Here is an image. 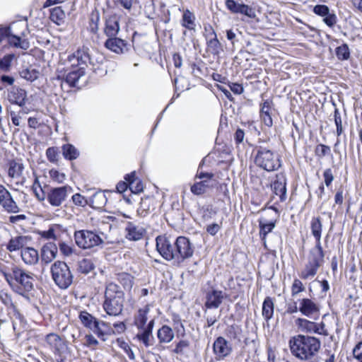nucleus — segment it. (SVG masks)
I'll list each match as a JSON object with an SVG mask.
<instances>
[{"mask_svg":"<svg viewBox=\"0 0 362 362\" xmlns=\"http://www.w3.org/2000/svg\"><path fill=\"white\" fill-rule=\"evenodd\" d=\"M0 272L16 293L24 296L33 290L35 279L33 273L16 265H12L11 268L1 267Z\"/></svg>","mask_w":362,"mask_h":362,"instance_id":"nucleus-1","label":"nucleus"},{"mask_svg":"<svg viewBox=\"0 0 362 362\" xmlns=\"http://www.w3.org/2000/svg\"><path fill=\"white\" fill-rule=\"evenodd\" d=\"M320 346L319 339L308 335L298 334L289 340L292 355L300 361L313 358L318 353Z\"/></svg>","mask_w":362,"mask_h":362,"instance_id":"nucleus-2","label":"nucleus"},{"mask_svg":"<svg viewBox=\"0 0 362 362\" xmlns=\"http://www.w3.org/2000/svg\"><path fill=\"white\" fill-rule=\"evenodd\" d=\"M150 311V307L146 305L143 308L139 309L134 317V322L136 327L140 330L137 334V338L146 347L153 345V337L152 330L154 326V317L151 318L148 316Z\"/></svg>","mask_w":362,"mask_h":362,"instance_id":"nucleus-3","label":"nucleus"},{"mask_svg":"<svg viewBox=\"0 0 362 362\" xmlns=\"http://www.w3.org/2000/svg\"><path fill=\"white\" fill-rule=\"evenodd\" d=\"M105 298L103 308L106 313L110 316L119 315L124 303V293L119 287L114 283H110L106 287Z\"/></svg>","mask_w":362,"mask_h":362,"instance_id":"nucleus-4","label":"nucleus"},{"mask_svg":"<svg viewBox=\"0 0 362 362\" xmlns=\"http://www.w3.org/2000/svg\"><path fill=\"white\" fill-rule=\"evenodd\" d=\"M50 271L53 281L60 288L66 289L72 284L73 275L64 262H54L50 267Z\"/></svg>","mask_w":362,"mask_h":362,"instance_id":"nucleus-5","label":"nucleus"},{"mask_svg":"<svg viewBox=\"0 0 362 362\" xmlns=\"http://www.w3.org/2000/svg\"><path fill=\"white\" fill-rule=\"evenodd\" d=\"M255 164L268 172L274 171L281 167V161L278 156L264 147L259 146L257 149L255 158Z\"/></svg>","mask_w":362,"mask_h":362,"instance_id":"nucleus-6","label":"nucleus"},{"mask_svg":"<svg viewBox=\"0 0 362 362\" xmlns=\"http://www.w3.org/2000/svg\"><path fill=\"white\" fill-rule=\"evenodd\" d=\"M325 254L323 250L313 249L305 268L300 272L299 276L303 279L313 278L324 260Z\"/></svg>","mask_w":362,"mask_h":362,"instance_id":"nucleus-7","label":"nucleus"},{"mask_svg":"<svg viewBox=\"0 0 362 362\" xmlns=\"http://www.w3.org/2000/svg\"><path fill=\"white\" fill-rule=\"evenodd\" d=\"M76 245L83 250L91 249L103 243L102 238L95 232L89 230H80L74 233Z\"/></svg>","mask_w":362,"mask_h":362,"instance_id":"nucleus-8","label":"nucleus"},{"mask_svg":"<svg viewBox=\"0 0 362 362\" xmlns=\"http://www.w3.org/2000/svg\"><path fill=\"white\" fill-rule=\"evenodd\" d=\"M175 246V262L181 263L192 257L194 247L189 239L185 236H179L174 242Z\"/></svg>","mask_w":362,"mask_h":362,"instance_id":"nucleus-9","label":"nucleus"},{"mask_svg":"<svg viewBox=\"0 0 362 362\" xmlns=\"http://www.w3.org/2000/svg\"><path fill=\"white\" fill-rule=\"evenodd\" d=\"M295 324L300 332L315 333L324 336L328 335V332L325 329V325L322 322L318 324L307 319L299 317L295 320Z\"/></svg>","mask_w":362,"mask_h":362,"instance_id":"nucleus-10","label":"nucleus"},{"mask_svg":"<svg viewBox=\"0 0 362 362\" xmlns=\"http://www.w3.org/2000/svg\"><path fill=\"white\" fill-rule=\"evenodd\" d=\"M156 249L165 259L175 261V246L174 242H172L169 238L158 236L156 238Z\"/></svg>","mask_w":362,"mask_h":362,"instance_id":"nucleus-11","label":"nucleus"},{"mask_svg":"<svg viewBox=\"0 0 362 362\" xmlns=\"http://www.w3.org/2000/svg\"><path fill=\"white\" fill-rule=\"evenodd\" d=\"M71 192L72 188L69 186L52 188L47 194V199L52 206H59Z\"/></svg>","mask_w":362,"mask_h":362,"instance_id":"nucleus-12","label":"nucleus"},{"mask_svg":"<svg viewBox=\"0 0 362 362\" xmlns=\"http://www.w3.org/2000/svg\"><path fill=\"white\" fill-rule=\"evenodd\" d=\"M0 206L3 209L10 214H16L20 208L13 200L11 193L6 187L0 185Z\"/></svg>","mask_w":362,"mask_h":362,"instance_id":"nucleus-13","label":"nucleus"},{"mask_svg":"<svg viewBox=\"0 0 362 362\" xmlns=\"http://www.w3.org/2000/svg\"><path fill=\"white\" fill-rule=\"evenodd\" d=\"M299 311L305 316L316 320L320 315V305L310 298H302L298 300Z\"/></svg>","mask_w":362,"mask_h":362,"instance_id":"nucleus-14","label":"nucleus"},{"mask_svg":"<svg viewBox=\"0 0 362 362\" xmlns=\"http://www.w3.org/2000/svg\"><path fill=\"white\" fill-rule=\"evenodd\" d=\"M69 61L71 62V66L83 67V69H86L88 63H90L88 48L85 47L78 48L72 55L69 57Z\"/></svg>","mask_w":362,"mask_h":362,"instance_id":"nucleus-15","label":"nucleus"},{"mask_svg":"<svg viewBox=\"0 0 362 362\" xmlns=\"http://www.w3.org/2000/svg\"><path fill=\"white\" fill-rule=\"evenodd\" d=\"M7 100L11 104L23 107L27 100V92L18 86H12L7 90Z\"/></svg>","mask_w":362,"mask_h":362,"instance_id":"nucleus-16","label":"nucleus"},{"mask_svg":"<svg viewBox=\"0 0 362 362\" xmlns=\"http://www.w3.org/2000/svg\"><path fill=\"white\" fill-rule=\"evenodd\" d=\"M213 351L216 355V358L221 360L230 354L232 347L225 338L218 337L214 342Z\"/></svg>","mask_w":362,"mask_h":362,"instance_id":"nucleus-17","label":"nucleus"},{"mask_svg":"<svg viewBox=\"0 0 362 362\" xmlns=\"http://www.w3.org/2000/svg\"><path fill=\"white\" fill-rule=\"evenodd\" d=\"M313 12L323 18V22L329 27H334L337 22V17L334 11L330 12L329 7L326 5H316L313 8Z\"/></svg>","mask_w":362,"mask_h":362,"instance_id":"nucleus-18","label":"nucleus"},{"mask_svg":"<svg viewBox=\"0 0 362 362\" xmlns=\"http://www.w3.org/2000/svg\"><path fill=\"white\" fill-rule=\"evenodd\" d=\"M119 16L116 14L107 15L105 18L104 33L107 37H115L120 29Z\"/></svg>","mask_w":362,"mask_h":362,"instance_id":"nucleus-19","label":"nucleus"},{"mask_svg":"<svg viewBox=\"0 0 362 362\" xmlns=\"http://www.w3.org/2000/svg\"><path fill=\"white\" fill-rule=\"evenodd\" d=\"M228 295L222 291L211 289L206 295L205 306L208 309L218 308Z\"/></svg>","mask_w":362,"mask_h":362,"instance_id":"nucleus-20","label":"nucleus"},{"mask_svg":"<svg viewBox=\"0 0 362 362\" xmlns=\"http://www.w3.org/2000/svg\"><path fill=\"white\" fill-rule=\"evenodd\" d=\"M286 179L284 173L276 175V179L272 184L274 193L279 197L280 202H283L286 199Z\"/></svg>","mask_w":362,"mask_h":362,"instance_id":"nucleus-21","label":"nucleus"},{"mask_svg":"<svg viewBox=\"0 0 362 362\" xmlns=\"http://www.w3.org/2000/svg\"><path fill=\"white\" fill-rule=\"evenodd\" d=\"M30 241L31 237L28 235H16L10 239L6 245V249L11 252L22 250Z\"/></svg>","mask_w":362,"mask_h":362,"instance_id":"nucleus-22","label":"nucleus"},{"mask_svg":"<svg viewBox=\"0 0 362 362\" xmlns=\"http://www.w3.org/2000/svg\"><path fill=\"white\" fill-rule=\"evenodd\" d=\"M58 248L55 243L49 242L45 244L41 249V259L45 264L52 262L57 255Z\"/></svg>","mask_w":362,"mask_h":362,"instance_id":"nucleus-23","label":"nucleus"},{"mask_svg":"<svg viewBox=\"0 0 362 362\" xmlns=\"http://www.w3.org/2000/svg\"><path fill=\"white\" fill-rule=\"evenodd\" d=\"M312 235L315 239V246L313 249L323 250L321 245V234L322 223L320 217H313L310 222Z\"/></svg>","mask_w":362,"mask_h":362,"instance_id":"nucleus-24","label":"nucleus"},{"mask_svg":"<svg viewBox=\"0 0 362 362\" xmlns=\"http://www.w3.org/2000/svg\"><path fill=\"white\" fill-rule=\"evenodd\" d=\"M72 70L66 76L65 81L71 86H78L80 85V80L85 75L83 67L71 66Z\"/></svg>","mask_w":362,"mask_h":362,"instance_id":"nucleus-25","label":"nucleus"},{"mask_svg":"<svg viewBox=\"0 0 362 362\" xmlns=\"http://www.w3.org/2000/svg\"><path fill=\"white\" fill-rule=\"evenodd\" d=\"M126 238L130 240H141L145 233V230L139 226H136L133 223L128 222L125 228Z\"/></svg>","mask_w":362,"mask_h":362,"instance_id":"nucleus-26","label":"nucleus"},{"mask_svg":"<svg viewBox=\"0 0 362 362\" xmlns=\"http://www.w3.org/2000/svg\"><path fill=\"white\" fill-rule=\"evenodd\" d=\"M105 46L107 49L117 54L123 53L126 49V42L124 40L115 37H108Z\"/></svg>","mask_w":362,"mask_h":362,"instance_id":"nucleus-27","label":"nucleus"},{"mask_svg":"<svg viewBox=\"0 0 362 362\" xmlns=\"http://www.w3.org/2000/svg\"><path fill=\"white\" fill-rule=\"evenodd\" d=\"M62 232V226L58 224L52 225L48 230L39 231L38 234L45 240H57L59 239Z\"/></svg>","mask_w":362,"mask_h":362,"instance_id":"nucleus-28","label":"nucleus"},{"mask_svg":"<svg viewBox=\"0 0 362 362\" xmlns=\"http://www.w3.org/2000/svg\"><path fill=\"white\" fill-rule=\"evenodd\" d=\"M21 257L26 264L33 265L37 263L39 254L35 249L27 247L21 250Z\"/></svg>","mask_w":362,"mask_h":362,"instance_id":"nucleus-29","label":"nucleus"},{"mask_svg":"<svg viewBox=\"0 0 362 362\" xmlns=\"http://www.w3.org/2000/svg\"><path fill=\"white\" fill-rule=\"evenodd\" d=\"M259 226V236L263 242L264 246L267 247L266 236L271 233L276 226L275 221L267 222L264 218H261L258 221Z\"/></svg>","mask_w":362,"mask_h":362,"instance_id":"nucleus-30","label":"nucleus"},{"mask_svg":"<svg viewBox=\"0 0 362 362\" xmlns=\"http://www.w3.org/2000/svg\"><path fill=\"white\" fill-rule=\"evenodd\" d=\"M173 330L168 325H163L157 332V337L160 344H168L174 339Z\"/></svg>","mask_w":362,"mask_h":362,"instance_id":"nucleus-31","label":"nucleus"},{"mask_svg":"<svg viewBox=\"0 0 362 362\" xmlns=\"http://www.w3.org/2000/svg\"><path fill=\"white\" fill-rule=\"evenodd\" d=\"M79 319L84 327L94 332L96 326H98V320L86 311L80 313Z\"/></svg>","mask_w":362,"mask_h":362,"instance_id":"nucleus-32","label":"nucleus"},{"mask_svg":"<svg viewBox=\"0 0 362 362\" xmlns=\"http://www.w3.org/2000/svg\"><path fill=\"white\" fill-rule=\"evenodd\" d=\"M94 333L96 334L98 337L101 338L103 340H105L104 337L105 335H111L115 334V331L110 322L98 320V326H96Z\"/></svg>","mask_w":362,"mask_h":362,"instance_id":"nucleus-33","label":"nucleus"},{"mask_svg":"<svg viewBox=\"0 0 362 362\" xmlns=\"http://www.w3.org/2000/svg\"><path fill=\"white\" fill-rule=\"evenodd\" d=\"M125 180L129 182V188L133 193L137 194L143 190V184L136 177L135 172H132L131 174L127 175L125 177Z\"/></svg>","mask_w":362,"mask_h":362,"instance_id":"nucleus-34","label":"nucleus"},{"mask_svg":"<svg viewBox=\"0 0 362 362\" xmlns=\"http://www.w3.org/2000/svg\"><path fill=\"white\" fill-rule=\"evenodd\" d=\"M45 341L49 346L54 350V353L59 354L62 348V340L61 337L54 333L46 335Z\"/></svg>","mask_w":362,"mask_h":362,"instance_id":"nucleus-35","label":"nucleus"},{"mask_svg":"<svg viewBox=\"0 0 362 362\" xmlns=\"http://www.w3.org/2000/svg\"><path fill=\"white\" fill-rule=\"evenodd\" d=\"M154 209V200L147 197L141 199L137 211L139 215L145 216L149 211Z\"/></svg>","mask_w":362,"mask_h":362,"instance_id":"nucleus-36","label":"nucleus"},{"mask_svg":"<svg viewBox=\"0 0 362 362\" xmlns=\"http://www.w3.org/2000/svg\"><path fill=\"white\" fill-rule=\"evenodd\" d=\"M23 33L15 32V35H8V43L15 47H21L23 49H27L28 47V42L25 40H21V37H23Z\"/></svg>","mask_w":362,"mask_h":362,"instance_id":"nucleus-37","label":"nucleus"},{"mask_svg":"<svg viewBox=\"0 0 362 362\" xmlns=\"http://www.w3.org/2000/svg\"><path fill=\"white\" fill-rule=\"evenodd\" d=\"M270 110L271 103L267 100L264 101L261 107L260 115L263 122L267 127H272L273 124Z\"/></svg>","mask_w":362,"mask_h":362,"instance_id":"nucleus-38","label":"nucleus"},{"mask_svg":"<svg viewBox=\"0 0 362 362\" xmlns=\"http://www.w3.org/2000/svg\"><path fill=\"white\" fill-rule=\"evenodd\" d=\"M50 20L57 25H62L64 23L66 14L61 6H57L50 11Z\"/></svg>","mask_w":362,"mask_h":362,"instance_id":"nucleus-39","label":"nucleus"},{"mask_svg":"<svg viewBox=\"0 0 362 362\" xmlns=\"http://www.w3.org/2000/svg\"><path fill=\"white\" fill-rule=\"evenodd\" d=\"M107 202V199L103 192H95L90 199L91 206L95 209L103 208Z\"/></svg>","mask_w":362,"mask_h":362,"instance_id":"nucleus-40","label":"nucleus"},{"mask_svg":"<svg viewBox=\"0 0 362 362\" xmlns=\"http://www.w3.org/2000/svg\"><path fill=\"white\" fill-rule=\"evenodd\" d=\"M195 16L188 9L185 10L183 12L182 18L181 21V24L183 27L188 30H195Z\"/></svg>","mask_w":362,"mask_h":362,"instance_id":"nucleus-41","label":"nucleus"},{"mask_svg":"<svg viewBox=\"0 0 362 362\" xmlns=\"http://www.w3.org/2000/svg\"><path fill=\"white\" fill-rule=\"evenodd\" d=\"M23 169V163L12 160L9 163L8 176L12 178H18L21 176Z\"/></svg>","mask_w":362,"mask_h":362,"instance_id":"nucleus-42","label":"nucleus"},{"mask_svg":"<svg viewBox=\"0 0 362 362\" xmlns=\"http://www.w3.org/2000/svg\"><path fill=\"white\" fill-rule=\"evenodd\" d=\"M274 302L270 297H267L262 305V316L268 321L269 320L274 314Z\"/></svg>","mask_w":362,"mask_h":362,"instance_id":"nucleus-43","label":"nucleus"},{"mask_svg":"<svg viewBox=\"0 0 362 362\" xmlns=\"http://www.w3.org/2000/svg\"><path fill=\"white\" fill-rule=\"evenodd\" d=\"M62 148L63 156L67 160H72L76 159L79 156V151L72 144H64Z\"/></svg>","mask_w":362,"mask_h":362,"instance_id":"nucleus-44","label":"nucleus"},{"mask_svg":"<svg viewBox=\"0 0 362 362\" xmlns=\"http://www.w3.org/2000/svg\"><path fill=\"white\" fill-rule=\"evenodd\" d=\"M4 28L8 30L7 35H15V32L23 33V35H25L28 30L27 24L23 21L13 23L8 27Z\"/></svg>","mask_w":362,"mask_h":362,"instance_id":"nucleus-45","label":"nucleus"},{"mask_svg":"<svg viewBox=\"0 0 362 362\" xmlns=\"http://www.w3.org/2000/svg\"><path fill=\"white\" fill-rule=\"evenodd\" d=\"M95 268L93 261L90 259L84 258L78 263L77 271L81 274H88Z\"/></svg>","mask_w":362,"mask_h":362,"instance_id":"nucleus-46","label":"nucleus"},{"mask_svg":"<svg viewBox=\"0 0 362 362\" xmlns=\"http://www.w3.org/2000/svg\"><path fill=\"white\" fill-rule=\"evenodd\" d=\"M100 13L98 11H93L90 15L88 29L96 33L99 29Z\"/></svg>","mask_w":362,"mask_h":362,"instance_id":"nucleus-47","label":"nucleus"},{"mask_svg":"<svg viewBox=\"0 0 362 362\" xmlns=\"http://www.w3.org/2000/svg\"><path fill=\"white\" fill-rule=\"evenodd\" d=\"M209 187L208 182L206 180L201 181L194 184L191 187V192L196 195H201L206 192V188Z\"/></svg>","mask_w":362,"mask_h":362,"instance_id":"nucleus-48","label":"nucleus"},{"mask_svg":"<svg viewBox=\"0 0 362 362\" xmlns=\"http://www.w3.org/2000/svg\"><path fill=\"white\" fill-rule=\"evenodd\" d=\"M21 76L29 81H34L38 78L39 73L34 69H25L21 71Z\"/></svg>","mask_w":362,"mask_h":362,"instance_id":"nucleus-49","label":"nucleus"},{"mask_svg":"<svg viewBox=\"0 0 362 362\" xmlns=\"http://www.w3.org/2000/svg\"><path fill=\"white\" fill-rule=\"evenodd\" d=\"M211 30L212 35H214V38L208 40L207 46L213 54H218L220 49L221 44L218 39L216 38V35L214 30L213 29H211Z\"/></svg>","mask_w":362,"mask_h":362,"instance_id":"nucleus-50","label":"nucleus"},{"mask_svg":"<svg viewBox=\"0 0 362 362\" xmlns=\"http://www.w3.org/2000/svg\"><path fill=\"white\" fill-rule=\"evenodd\" d=\"M291 296L295 297L300 293L305 291V287L300 279H295L291 285Z\"/></svg>","mask_w":362,"mask_h":362,"instance_id":"nucleus-51","label":"nucleus"},{"mask_svg":"<svg viewBox=\"0 0 362 362\" xmlns=\"http://www.w3.org/2000/svg\"><path fill=\"white\" fill-rule=\"evenodd\" d=\"M336 54L339 59H348L350 55L349 49L347 45L344 44L336 49Z\"/></svg>","mask_w":362,"mask_h":362,"instance_id":"nucleus-52","label":"nucleus"},{"mask_svg":"<svg viewBox=\"0 0 362 362\" xmlns=\"http://www.w3.org/2000/svg\"><path fill=\"white\" fill-rule=\"evenodd\" d=\"M33 190L39 201H42L45 199V194L44 193L38 180V178L36 177L35 182L33 185Z\"/></svg>","mask_w":362,"mask_h":362,"instance_id":"nucleus-53","label":"nucleus"},{"mask_svg":"<svg viewBox=\"0 0 362 362\" xmlns=\"http://www.w3.org/2000/svg\"><path fill=\"white\" fill-rule=\"evenodd\" d=\"M238 13L245 15L250 18H255L256 17L255 8L245 4H241Z\"/></svg>","mask_w":362,"mask_h":362,"instance_id":"nucleus-54","label":"nucleus"},{"mask_svg":"<svg viewBox=\"0 0 362 362\" xmlns=\"http://www.w3.org/2000/svg\"><path fill=\"white\" fill-rule=\"evenodd\" d=\"M14 58L13 54H7L4 56L1 60H0V69L2 71H7L11 65V62Z\"/></svg>","mask_w":362,"mask_h":362,"instance_id":"nucleus-55","label":"nucleus"},{"mask_svg":"<svg viewBox=\"0 0 362 362\" xmlns=\"http://www.w3.org/2000/svg\"><path fill=\"white\" fill-rule=\"evenodd\" d=\"M59 248L62 254L66 257L71 256L75 251L74 248L71 245H69L65 242L59 243Z\"/></svg>","mask_w":362,"mask_h":362,"instance_id":"nucleus-56","label":"nucleus"},{"mask_svg":"<svg viewBox=\"0 0 362 362\" xmlns=\"http://www.w3.org/2000/svg\"><path fill=\"white\" fill-rule=\"evenodd\" d=\"M49 174L51 179L58 183H62L65 180V175L57 170H50Z\"/></svg>","mask_w":362,"mask_h":362,"instance_id":"nucleus-57","label":"nucleus"},{"mask_svg":"<svg viewBox=\"0 0 362 362\" xmlns=\"http://www.w3.org/2000/svg\"><path fill=\"white\" fill-rule=\"evenodd\" d=\"M226 8L233 13H238L242 4H239L234 0H226L225 2Z\"/></svg>","mask_w":362,"mask_h":362,"instance_id":"nucleus-58","label":"nucleus"},{"mask_svg":"<svg viewBox=\"0 0 362 362\" xmlns=\"http://www.w3.org/2000/svg\"><path fill=\"white\" fill-rule=\"evenodd\" d=\"M46 156L47 159L52 162L54 163L58 160V150L55 147H49L46 151Z\"/></svg>","mask_w":362,"mask_h":362,"instance_id":"nucleus-59","label":"nucleus"},{"mask_svg":"<svg viewBox=\"0 0 362 362\" xmlns=\"http://www.w3.org/2000/svg\"><path fill=\"white\" fill-rule=\"evenodd\" d=\"M189 345V343L187 340H180L176 345L175 349H173V352L176 354H183L184 351L187 349Z\"/></svg>","mask_w":362,"mask_h":362,"instance_id":"nucleus-60","label":"nucleus"},{"mask_svg":"<svg viewBox=\"0 0 362 362\" xmlns=\"http://www.w3.org/2000/svg\"><path fill=\"white\" fill-rule=\"evenodd\" d=\"M315 151L317 156L322 158L329 153L330 148L326 145L319 144L316 146Z\"/></svg>","mask_w":362,"mask_h":362,"instance_id":"nucleus-61","label":"nucleus"},{"mask_svg":"<svg viewBox=\"0 0 362 362\" xmlns=\"http://www.w3.org/2000/svg\"><path fill=\"white\" fill-rule=\"evenodd\" d=\"M74 204L79 206H85L87 204L86 199L80 194H75L72 196Z\"/></svg>","mask_w":362,"mask_h":362,"instance_id":"nucleus-62","label":"nucleus"},{"mask_svg":"<svg viewBox=\"0 0 362 362\" xmlns=\"http://www.w3.org/2000/svg\"><path fill=\"white\" fill-rule=\"evenodd\" d=\"M324 182L327 187H329L334 180V175L330 168H327L323 173Z\"/></svg>","mask_w":362,"mask_h":362,"instance_id":"nucleus-63","label":"nucleus"},{"mask_svg":"<svg viewBox=\"0 0 362 362\" xmlns=\"http://www.w3.org/2000/svg\"><path fill=\"white\" fill-rule=\"evenodd\" d=\"M353 354L356 359L362 362V341L355 346L353 349Z\"/></svg>","mask_w":362,"mask_h":362,"instance_id":"nucleus-64","label":"nucleus"}]
</instances>
